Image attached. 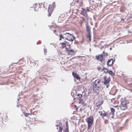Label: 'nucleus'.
<instances>
[{
  "mask_svg": "<svg viewBox=\"0 0 132 132\" xmlns=\"http://www.w3.org/2000/svg\"><path fill=\"white\" fill-rule=\"evenodd\" d=\"M53 31H54V33H55V32H56V30H53Z\"/></svg>",
  "mask_w": 132,
  "mask_h": 132,
  "instance_id": "473e14b6",
  "label": "nucleus"
},
{
  "mask_svg": "<svg viewBox=\"0 0 132 132\" xmlns=\"http://www.w3.org/2000/svg\"><path fill=\"white\" fill-rule=\"evenodd\" d=\"M79 103H81L82 104L84 105L85 106H86V104L84 102L81 101L79 102Z\"/></svg>",
  "mask_w": 132,
  "mask_h": 132,
  "instance_id": "a878e982",
  "label": "nucleus"
},
{
  "mask_svg": "<svg viewBox=\"0 0 132 132\" xmlns=\"http://www.w3.org/2000/svg\"><path fill=\"white\" fill-rule=\"evenodd\" d=\"M108 56V54L106 53H105L104 51L102 54L96 56L95 59L98 61H102L105 59L106 56Z\"/></svg>",
  "mask_w": 132,
  "mask_h": 132,
  "instance_id": "7ed1b4c3",
  "label": "nucleus"
},
{
  "mask_svg": "<svg viewBox=\"0 0 132 132\" xmlns=\"http://www.w3.org/2000/svg\"><path fill=\"white\" fill-rule=\"evenodd\" d=\"M61 45V46L60 48L61 49L64 48L66 46V44L65 43H63L60 44Z\"/></svg>",
  "mask_w": 132,
  "mask_h": 132,
  "instance_id": "f3484780",
  "label": "nucleus"
},
{
  "mask_svg": "<svg viewBox=\"0 0 132 132\" xmlns=\"http://www.w3.org/2000/svg\"><path fill=\"white\" fill-rule=\"evenodd\" d=\"M102 82L101 79H98L94 82L93 89L95 93H98L101 89V87Z\"/></svg>",
  "mask_w": 132,
  "mask_h": 132,
  "instance_id": "f257e3e1",
  "label": "nucleus"
},
{
  "mask_svg": "<svg viewBox=\"0 0 132 132\" xmlns=\"http://www.w3.org/2000/svg\"><path fill=\"white\" fill-rule=\"evenodd\" d=\"M102 70L105 73H107L108 72V69L106 68H104Z\"/></svg>",
  "mask_w": 132,
  "mask_h": 132,
  "instance_id": "a211bd4d",
  "label": "nucleus"
},
{
  "mask_svg": "<svg viewBox=\"0 0 132 132\" xmlns=\"http://www.w3.org/2000/svg\"><path fill=\"white\" fill-rule=\"evenodd\" d=\"M94 120L93 116H90L89 117L87 118L86 119V121L88 124V129H90L92 128Z\"/></svg>",
  "mask_w": 132,
  "mask_h": 132,
  "instance_id": "f03ea898",
  "label": "nucleus"
},
{
  "mask_svg": "<svg viewBox=\"0 0 132 132\" xmlns=\"http://www.w3.org/2000/svg\"><path fill=\"white\" fill-rule=\"evenodd\" d=\"M121 104L120 106V109L122 110L126 109L127 108V104L128 102L126 98L122 100L121 101Z\"/></svg>",
  "mask_w": 132,
  "mask_h": 132,
  "instance_id": "39448f33",
  "label": "nucleus"
},
{
  "mask_svg": "<svg viewBox=\"0 0 132 132\" xmlns=\"http://www.w3.org/2000/svg\"><path fill=\"white\" fill-rule=\"evenodd\" d=\"M24 115L26 117H28L29 115H31V114H29L28 113H26V112L24 113H23Z\"/></svg>",
  "mask_w": 132,
  "mask_h": 132,
  "instance_id": "4be33fe9",
  "label": "nucleus"
},
{
  "mask_svg": "<svg viewBox=\"0 0 132 132\" xmlns=\"http://www.w3.org/2000/svg\"><path fill=\"white\" fill-rule=\"evenodd\" d=\"M86 11H88V12H89V11H90V10L88 8H87L86 9Z\"/></svg>",
  "mask_w": 132,
  "mask_h": 132,
  "instance_id": "c85d7f7f",
  "label": "nucleus"
},
{
  "mask_svg": "<svg viewBox=\"0 0 132 132\" xmlns=\"http://www.w3.org/2000/svg\"><path fill=\"white\" fill-rule=\"evenodd\" d=\"M65 39L69 41H73L75 39V37L71 34L67 32L63 35Z\"/></svg>",
  "mask_w": 132,
  "mask_h": 132,
  "instance_id": "423d86ee",
  "label": "nucleus"
},
{
  "mask_svg": "<svg viewBox=\"0 0 132 132\" xmlns=\"http://www.w3.org/2000/svg\"><path fill=\"white\" fill-rule=\"evenodd\" d=\"M86 28L87 30V31L88 32H90V27L88 26L87 25L86 26Z\"/></svg>",
  "mask_w": 132,
  "mask_h": 132,
  "instance_id": "aec40b11",
  "label": "nucleus"
},
{
  "mask_svg": "<svg viewBox=\"0 0 132 132\" xmlns=\"http://www.w3.org/2000/svg\"><path fill=\"white\" fill-rule=\"evenodd\" d=\"M74 107L76 109V111H77L78 110V107L76 105H74Z\"/></svg>",
  "mask_w": 132,
  "mask_h": 132,
  "instance_id": "cd10ccee",
  "label": "nucleus"
},
{
  "mask_svg": "<svg viewBox=\"0 0 132 132\" xmlns=\"http://www.w3.org/2000/svg\"><path fill=\"white\" fill-rule=\"evenodd\" d=\"M111 112L110 113V114H112V116H111V117L113 118L114 116V112L115 111V110L113 108H111Z\"/></svg>",
  "mask_w": 132,
  "mask_h": 132,
  "instance_id": "4468645a",
  "label": "nucleus"
},
{
  "mask_svg": "<svg viewBox=\"0 0 132 132\" xmlns=\"http://www.w3.org/2000/svg\"><path fill=\"white\" fill-rule=\"evenodd\" d=\"M86 10L84 8H82L81 11V14L84 15H85L86 14Z\"/></svg>",
  "mask_w": 132,
  "mask_h": 132,
  "instance_id": "dca6fc26",
  "label": "nucleus"
},
{
  "mask_svg": "<svg viewBox=\"0 0 132 132\" xmlns=\"http://www.w3.org/2000/svg\"><path fill=\"white\" fill-rule=\"evenodd\" d=\"M114 107H117L118 106V105L116 106H113Z\"/></svg>",
  "mask_w": 132,
  "mask_h": 132,
  "instance_id": "72a5a7b5",
  "label": "nucleus"
},
{
  "mask_svg": "<svg viewBox=\"0 0 132 132\" xmlns=\"http://www.w3.org/2000/svg\"><path fill=\"white\" fill-rule=\"evenodd\" d=\"M126 8L124 7H121L120 9L121 11V12H123L125 10Z\"/></svg>",
  "mask_w": 132,
  "mask_h": 132,
  "instance_id": "b1692460",
  "label": "nucleus"
},
{
  "mask_svg": "<svg viewBox=\"0 0 132 132\" xmlns=\"http://www.w3.org/2000/svg\"><path fill=\"white\" fill-rule=\"evenodd\" d=\"M65 50L66 52L68 54V55L71 56L74 54V50L71 49L70 47L68 48H66Z\"/></svg>",
  "mask_w": 132,
  "mask_h": 132,
  "instance_id": "6e6552de",
  "label": "nucleus"
},
{
  "mask_svg": "<svg viewBox=\"0 0 132 132\" xmlns=\"http://www.w3.org/2000/svg\"><path fill=\"white\" fill-rule=\"evenodd\" d=\"M1 123L0 124H1V125L2 126L3 124V122L2 121H1Z\"/></svg>",
  "mask_w": 132,
  "mask_h": 132,
  "instance_id": "2f4dec72",
  "label": "nucleus"
},
{
  "mask_svg": "<svg viewBox=\"0 0 132 132\" xmlns=\"http://www.w3.org/2000/svg\"><path fill=\"white\" fill-rule=\"evenodd\" d=\"M113 62L114 61L112 59L108 60L107 62V65L108 66H111L113 64Z\"/></svg>",
  "mask_w": 132,
  "mask_h": 132,
  "instance_id": "f8f14e48",
  "label": "nucleus"
},
{
  "mask_svg": "<svg viewBox=\"0 0 132 132\" xmlns=\"http://www.w3.org/2000/svg\"><path fill=\"white\" fill-rule=\"evenodd\" d=\"M128 89L130 90L131 92H132V84H129L128 86Z\"/></svg>",
  "mask_w": 132,
  "mask_h": 132,
  "instance_id": "6ab92c4d",
  "label": "nucleus"
},
{
  "mask_svg": "<svg viewBox=\"0 0 132 132\" xmlns=\"http://www.w3.org/2000/svg\"><path fill=\"white\" fill-rule=\"evenodd\" d=\"M36 116L34 114H31V115L29 117V118L30 119L32 120H31V121H32L37 120H38L37 119V118H36Z\"/></svg>",
  "mask_w": 132,
  "mask_h": 132,
  "instance_id": "9b49d317",
  "label": "nucleus"
},
{
  "mask_svg": "<svg viewBox=\"0 0 132 132\" xmlns=\"http://www.w3.org/2000/svg\"><path fill=\"white\" fill-rule=\"evenodd\" d=\"M108 73L110 75H111L112 76L114 75V74L113 73V72L112 71H108Z\"/></svg>",
  "mask_w": 132,
  "mask_h": 132,
  "instance_id": "412c9836",
  "label": "nucleus"
},
{
  "mask_svg": "<svg viewBox=\"0 0 132 132\" xmlns=\"http://www.w3.org/2000/svg\"><path fill=\"white\" fill-rule=\"evenodd\" d=\"M60 38H62V39H64L65 38L64 36H63V35H62V34H60L59 36Z\"/></svg>",
  "mask_w": 132,
  "mask_h": 132,
  "instance_id": "393cba45",
  "label": "nucleus"
},
{
  "mask_svg": "<svg viewBox=\"0 0 132 132\" xmlns=\"http://www.w3.org/2000/svg\"><path fill=\"white\" fill-rule=\"evenodd\" d=\"M56 4H55V2L53 3L52 4L50 5L48 9V13L47 15L48 16L51 15L53 11L54 8L56 7Z\"/></svg>",
  "mask_w": 132,
  "mask_h": 132,
  "instance_id": "20e7f679",
  "label": "nucleus"
},
{
  "mask_svg": "<svg viewBox=\"0 0 132 132\" xmlns=\"http://www.w3.org/2000/svg\"><path fill=\"white\" fill-rule=\"evenodd\" d=\"M104 84L106 85V88L108 87L109 86V83L111 80V78L109 77H108L106 76L104 77Z\"/></svg>",
  "mask_w": 132,
  "mask_h": 132,
  "instance_id": "0eeeda50",
  "label": "nucleus"
},
{
  "mask_svg": "<svg viewBox=\"0 0 132 132\" xmlns=\"http://www.w3.org/2000/svg\"><path fill=\"white\" fill-rule=\"evenodd\" d=\"M62 126H60L59 128V130L60 132H61L62 130Z\"/></svg>",
  "mask_w": 132,
  "mask_h": 132,
  "instance_id": "5701e85b",
  "label": "nucleus"
},
{
  "mask_svg": "<svg viewBox=\"0 0 132 132\" xmlns=\"http://www.w3.org/2000/svg\"><path fill=\"white\" fill-rule=\"evenodd\" d=\"M47 49H44V53L46 52H47Z\"/></svg>",
  "mask_w": 132,
  "mask_h": 132,
  "instance_id": "c756f323",
  "label": "nucleus"
},
{
  "mask_svg": "<svg viewBox=\"0 0 132 132\" xmlns=\"http://www.w3.org/2000/svg\"><path fill=\"white\" fill-rule=\"evenodd\" d=\"M34 6L35 8V11H38V10L40 9L41 7L40 5V4L36 3L34 4Z\"/></svg>",
  "mask_w": 132,
  "mask_h": 132,
  "instance_id": "1a4fd4ad",
  "label": "nucleus"
},
{
  "mask_svg": "<svg viewBox=\"0 0 132 132\" xmlns=\"http://www.w3.org/2000/svg\"><path fill=\"white\" fill-rule=\"evenodd\" d=\"M72 75L73 76V77L76 78L78 80H80V78L79 77V75L76 74V73L75 72H72Z\"/></svg>",
  "mask_w": 132,
  "mask_h": 132,
  "instance_id": "ddd939ff",
  "label": "nucleus"
},
{
  "mask_svg": "<svg viewBox=\"0 0 132 132\" xmlns=\"http://www.w3.org/2000/svg\"><path fill=\"white\" fill-rule=\"evenodd\" d=\"M61 39H62V38H60L59 39V40H61Z\"/></svg>",
  "mask_w": 132,
  "mask_h": 132,
  "instance_id": "f704fd0d",
  "label": "nucleus"
},
{
  "mask_svg": "<svg viewBox=\"0 0 132 132\" xmlns=\"http://www.w3.org/2000/svg\"><path fill=\"white\" fill-rule=\"evenodd\" d=\"M66 126L67 127V128H66V129L67 130H68V128H67V126H68V124L66 123Z\"/></svg>",
  "mask_w": 132,
  "mask_h": 132,
  "instance_id": "7c9ffc66",
  "label": "nucleus"
},
{
  "mask_svg": "<svg viewBox=\"0 0 132 132\" xmlns=\"http://www.w3.org/2000/svg\"><path fill=\"white\" fill-rule=\"evenodd\" d=\"M21 108L22 112L23 113H24L26 112V111L27 110L25 106H21Z\"/></svg>",
  "mask_w": 132,
  "mask_h": 132,
  "instance_id": "2eb2a0df",
  "label": "nucleus"
},
{
  "mask_svg": "<svg viewBox=\"0 0 132 132\" xmlns=\"http://www.w3.org/2000/svg\"><path fill=\"white\" fill-rule=\"evenodd\" d=\"M100 114L102 117V118L103 119H104V117H106L108 118V114L104 112V113H103L102 111H99L98 112Z\"/></svg>",
  "mask_w": 132,
  "mask_h": 132,
  "instance_id": "9d476101",
  "label": "nucleus"
},
{
  "mask_svg": "<svg viewBox=\"0 0 132 132\" xmlns=\"http://www.w3.org/2000/svg\"><path fill=\"white\" fill-rule=\"evenodd\" d=\"M77 96V98H81L82 96V95L80 94H78Z\"/></svg>",
  "mask_w": 132,
  "mask_h": 132,
  "instance_id": "bb28decb",
  "label": "nucleus"
},
{
  "mask_svg": "<svg viewBox=\"0 0 132 132\" xmlns=\"http://www.w3.org/2000/svg\"><path fill=\"white\" fill-rule=\"evenodd\" d=\"M121 20H123V19H121Z\"/></svg>",
  "mask_w": 132,
  "mask_h": 132,
  "instance_id": "c9c22d12",
  "label": "nucleus"
}]
</instances>
